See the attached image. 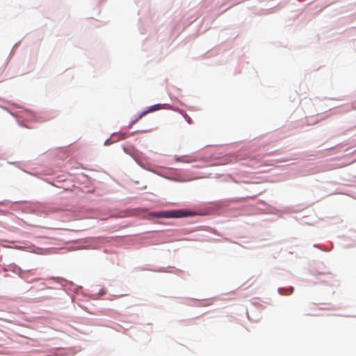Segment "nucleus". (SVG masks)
I'll return each mask as SVG.
<instances>
[{
	"label": "nucleus",
	"mask_w": 356,
	"mask_h": 356,
	"mask_svg": "<svg viewBox=\"0 0 356 356\" xmlns=\"http://www.w3.org/2000/svg\"><path fill=\"white\" fill-rule=\"evenodd\" d=\"M127 137V135L126 134H122V139H124Z\"/></svg>",
	"instance_id": "3"
},
{
	"label": "nucleus",
	"mask_w": 356,
	"mask_h": 356,
	"mask_svg": "<svg viewBox=\"0 0 356 356\" xmlns=\"http://www.w3.org/2000/svg\"><path fill=\"white\" fill-rule=\"evenodd\" d=\"M161 108H163V105H161L160 104L151 106L150 107L148 108L147 110L144 111L143 112L140 113L139 115L138 116V118H136V120L131 122V125H133L134 124H135L136 122H138L139 120H140L143 116H145L147 113L160 110Z\"/></svg>",
	"instance_id": "1"
},
{
	"label": "nucleus",
	"mask_w": 356,
	"mask_h": 356,
	"mask_svg": "<svg viewBox=\"0 0 356 356\" xmlns=\"http://www.w3.org/2000/svg\"><path fill=\"white\" fill-rule=\"evenodd\" d=\"M186 216V215L181 211H167L159 215V216L165 218H181Z\"/></svg>",
	"instance_id": "2"
}]
</instances>
